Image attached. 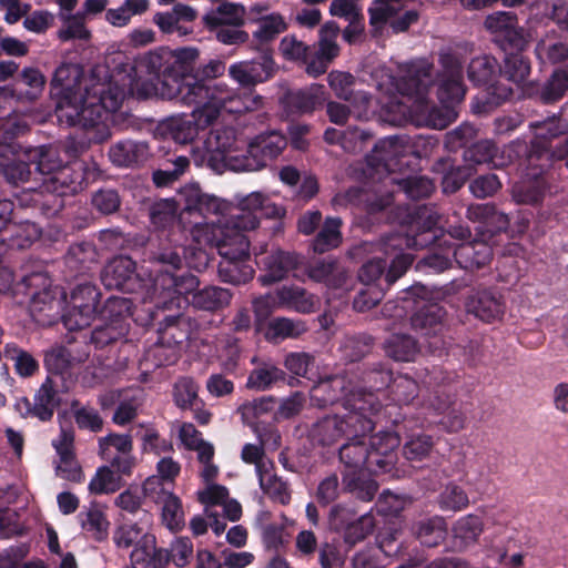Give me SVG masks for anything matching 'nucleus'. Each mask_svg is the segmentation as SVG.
<instances>
[{
  "label": "nucleus",
  "instance_id": "f257e3e1",
  "mask_svg": "<svg viewBox=\"0 0 568 568\" xmlns=\"http://www.w3.org/2000/svg\"><path fill=\"white\" fill-rule=\"evenodd\" d=\"M140 67L156 81L155 90L162 99L197 105L203 125H211L222 111L242 113L248 110L226 84L214 82L225 73V62L220 59L202 61L197 48L171 50L162 47L145 54Z\"/></svg>",
  "mask_w": 568,
  "mask_h": 568
},
{
  "label": "nucleus",
  "instance_id": "f03ea898",
  "mask_svg": "<svg viewBox=\"0 0 568 568\" xmlns=\"http://www.w3.org/2000/svg\"><path fill=\"white\" fill-rule=\"evenodd\" d=\"M406 246H412L409 240L402 234H388L383 240V251L390 257H376L367 261L358 271L359 281L367 286L376 288L374 296L367 297V292H361L354 300V308L357 311L369 310L377 305L384 294L400 278L413 264L414 257L405 252Z\"/></svg>",
  "mask_w": 568,
  "mask_h": 568
},
{
  "label": "nucleus",
  "instance_id": "7ed1b4c3",
  "mask_svg": "<svg viewBox=\"0 0 568 568\" xmlns=\"http://www.w3.org/2000/svg\"><path fill=\"white\" fill-rule=\"evenodd\" d=\"M338 33V24L335 21H327L320 29L316 45H308L294 36H286L281 40L280 50L285 59L303 63L305 72L312 78H317L326 73L329 64L339 54L336 42Z\"/></svg>",
  "mask_w": 568,
  "mask_h": 568
},
{
  "label": "nucleus",
  "instance_id": "20e7f679",
  "mask_svg": "<svg viewBox=\"0 0 568 568\" xmlns=\"http://www.w3.org/2000/svg\"><path fill=\"white\" fill-rule=\"evenodd\" d=\"M467 78L474 87L483 90L473 104L477 113L493 111L514 94L511 85L503 81V65L491 54L474 57L467 65Z\"/></svg>",
  "mask_w": 568,
  "mask_h": 568
},
{
  "label": "nucleus",
  "instance_id": "39448f33",
  "mask_svg": "<svg viewBox=\"0 0 568 568\" xmlns=\"http://www.w3.org/2000/svg\"><path fill=\"white\" fill-rule=\"evenodd\" d=\"M410 236H407L414 248L445 247L448 251L453 246L446 240V233L452 239L467 240L471 236L468 225H449L448 230L439 227L440 214L435 205H418L408 215Z\"/></svg>",
  "mask_w": 568,
  "mask_h": 568
},
{
  "label": "nucleus",
  "instance_id": "423d86ee",
  "mask_svg": "<svg viewBox=\"0 0 568 568\" xmlns=\"http://www.w3.org/2000/svg\"><path fill=\"white\" fill-rule=\"evenodd\" d=\"M221 134H217L215 149L230 162L234 171H258L265 168L282 154L288 143L283 133L270 131L256 135L241 156H233L230 149L234 141L226 138L225 142H221Z\"/></svg>",
  "mask_w": 568,
  "mask_h": 568
},
{
  "label": "nucleus",
  "instance_id": "0eeeda50",
  "mask_svg": "<svg viewBox=\"0 0 568 568\" xmlns=\"http://www.w3.org/2000/svg\"><path fill=\"white\" fill-rule=\"evenodd\" d=\"M377 412L346 410L342 416L327 415L316 420L308 437L313 445L329 447L339 439L366 437L374 429L373 415Z\"/></svg>",
  "mask_w": 568,
  "mask_h": 568
},
{
  "label": "nucleus",
  "instance_id": "6e6552de",
  "mask_svg": "<svg viewBox=\"0 0 568 568\" xmlns=\"http://www.w3.org/2000/svg\"><path fill=\"white\" fill-rule=\"evenodd\" d=\"M183 246H161L152 251L149 261L154 273L153 284L155 290L175 293H187L200 285L197 276L183 271Z\"/></svg>",
  "mask_w": 568,
  "mask_h": 568
},
{
  "label": "nucleus",
  "instance_id": "1a4fd4ad",
  "mask_svg": "<svg viewBox=\"0 0 568 568\" xmlns=\"http://www.w3.org/2000/svg\"><path fill=\"white\" fill-rule=\"evenodd\" d=\"M16 292L23 294L29 301L33 316L43 315L48 324H53L60 313L62 302L58 297L59 287L44 272H33L22 276L16 285Z\"/></svg>",
  "mask_w": 568,
  "mask_h": 568
},
{
  "label": "nucleus",
  "instance_id": "9d476101",
  "mask_svg": "<svg viewBox=\"0 0 568 568\" xmlns=\"http://www.w3.org/2000/svg\"><path fill=\"white\" fill-rule=\"evenodd\" d=\"M311 399L320 407L341 403L345 410L378 412V403L373 395L355 393V387H351L342 376L320 381L311 389Z\"/></svg>",
  "mask_w": 568,
  "mask_h": 568
},
{
  "label": "nucleus",
  "instance_id": "9b49d317",
  "mask_svg": "<svg viewBox=\"0 0 568 568\" xmlns=\"http://www.w3.org/2000/svg\"><path fill=\"white\" fill-rule=\"evenodd\" d=\"M101 292L91 282L75 285L71 291L67 311L61 315L63 326L70 331H81L91 325L100 311Z\"/></svg>",
  "mask_w": 568,
  "mask_h": 568
},
{
  "label": "nucleus",
  "instance_id": "f8f14e48",
  "mask_svg": "<svg viewBox=\"0 0 568 568\" xmlns=\"http://www.w3.org/2000/svg\"><path fill=\"white\" fill-rule=\"evenodd\" d=\"M258 224V219L246 213L237 219L230 217L223 226L219 227L213 237L221 258L250 256V240L244 232L255 230Z\"/></svg>",
  "mask_w": 568,
  "mask_h": 568
},
{
  "label": "nucleus",
  "instance_id": "ddd939ff",
  "mask_svg": "<svg viewBox=\"0 0 568 568\" xmlns=\"http://www.w3.org/2000/svg\"><path fill=\"white\" fill-rule=\"evenodd\" d=\"M368 14L373 27L388 24L393 33L406 32L419 19L414 0H374Z\"/></svg>",
  "mask_w": 568,
  "mask_h": 568
},
{
  "label": "nucleus",
  "instance_id": "4468645a",
  "mask_svg": "<svg viewBox=\"0 0 568 568\" xmlns=\"http://www.w3.org/2000/svg\"><path fill=\"white\" fill-rule=\"evenodd\" d=\"M400 301L416 308L410 317L412 327L424 335L436 334L442 327L444 310L434 303H426L424 295L426 288L423 285H413L402 291Z\"/></svg>",
  "mask_w": 568,
  "mask_h": 568
},
{
  "label": "nucleus",
  "instance_id": "2eb2a0df",
  "mask_svg": "<svg viewBox=\"0 0 568 568\" xmlns=\"http://www.w3.org/2000/svg\"><path fill=\"white\" fill-rule=\"evenodd\" d=\"M467 314L491 324L500 321L506 311V301L501 292L493 286H476L470 288L464 297Z\"/></svg>",
  "mask_w": 568,
  "mask_h": 568
},
{
  "label": "nucleus",
  "instance_id": "dca6fc26",
  "mask_svg": "<svg viewBox=\"0 0 568 568\" xmlns=\"http://www.w3.org/2000/svg\"><path fill=\"white\" fill-rule=\"evenodd\" d=\"M55 115L61 124L80 126L84 130L93 129L102 123L105 113L101 105L91 97L81 94L75 101L55 106Z\"/></svg>",
  "mask_w": 568,
  "mask_h": 568
},
{
  "label": "nucleus",
  "instance_id": "f3484780",
  "mask_svg": "<svg viewBox=\"0 0 568 568\" xmlns=\"http://www.w3.org/2000/svg\"><path fill=\"white\" fill-rule=\"evenodd\" d=\"M132 450L133 442L129 434L111 433L99 438V456L119 474L131 475L134 466Z\"/></svg>",
  "mask_w": 568,
  "mask_h": 568
},
{
  "label": "nucleus",
  "instance_id": "a211bd4d",
  "mask_svg": "<svg viewBox=\"0 0 568 568\" xmlns=\"http://www.w3.org/2000/svg\"><path fill=\"white\" fill-rule=\"evenodd\" d=\"M265 252V246H261L260 251L254 253L256 263L263 264L264 274L258 277L263 285L284 280L291 271L297 270L303 263V256L295 252L277 248L270 255L261 257Z\"/></svg>",
  "mask_w": 568,
  "mask_h": 568
},
{
  "label": "nucleus",
  "instance_id": "6ab92c4d",
  "mask_svg": "<svg viewBox=\"0 0 568 568\" xmlns=\"http://www.w3.org/2000/svg\"><path fill=\"white\" fill-rule=\"evenodd\" d=\"M101 281L108 290H118L123 293H134L142 286L136 273V264L129 256L112 258L104 266Z\"/></svg>",
  "mask_w": 568,
  "mask_h": 568
},
{
  "label": "nucleus",
  "instance_id": "aec40b11",
  "mask_svg": "<svg viewBox=\"0 0 568 568\" xmlns=\"http://www.w3.org/2000/svg\"><path fill=\"white\" fill-rule=\"evenodd\" d=\"M83 68L78 63L63 62L54 71L51 80V95L57 100L55 106L71 103L83 94L81 80Z\"/></svg>",
  "mask_w": 568,
  "mask_h": 568
},
{
  "label": "nucleus",
  "instance_id": "412c9836",
  "mask_svg": "<svg viewBox=\"0 0 568 568\" xmlns=\"http://www.w3.org/2000/svg\"><path fill=\"white\" fill-rule=\"evenodd\" d=\"M443 73L438 81L437 98L444 103H458L466 93V87L463 78V65L459 59L446 53L440 57Z\"/></svg>",
  "mask_w": 568,
  "mask_h": 568
},
{
  "label": "nucleus",
  "instance_id": "4be33fe9",
  "mask_svg": "<svg viewBox=\"0 0 568 568\" xmlns=\"http://www.w3.org/2000/svg\"><path fill=\"white\" fill-rule=\"evenodd\" d=\"M61 383H58L57 376H47L40 388L33 396V402L27 397L22 398V404L28 416L37 417L41 422H50L55 409L61 405L59 393Z\"/></svg>",
  "mask_w": 568,
  "mask_h": 568
},
{
  "label": "nucleus",
  "instance_id": "5701e85b",
  "mask_svg": "<svg viewBox=\"0 0 568 568\" xmlns=\"http://www.w3.org/2000/svg\"><path fill=\"white\" fill-rule=\"evenodd\" d=\"M274 61L267 54L253 60L239 61L230 65L229 75L243 88L267 81L274 73Z\"/></svg>",
  "mask_w": 568,
  "mask_h": 568
},
{
  "label": "nucleus",
  "instance_id": "b1692460",
  "mask_svg": "<svg viewBox=\"0 0 568 568\" xmlns=\"http://www.w3.org/2000/svg\"><path fill=\"white\" fill-rule=\"evenodd\" d=\"M400 444L397 434L392 432H378L369 438L367 444L371 463L376 467L374 475L390 473L397 463V452Z\"/></svg>",
  "mask_w": 568,
  "mask_h": 568
},
{
  "label": "nucleus",
  "instance_id": "393cba45",
  "mask_svg": "<svg viewBox=\"0 0 568 568\" xmlns=\"http://www.w3.org/2000/svg\"><path fill=\"white\" fill-rule=\"evenodd\" d=\"M406 148L402 138L397 135L386 136L379 140L372 154L367 156L368 162L375 166H382L387 172L400 171L407 162Z\"/></svg>",
  "mask_w": 568,
  "mask_h": 568
},
{
  "label": "nucleus",
  "instance_id": "a878e982",
  "mask_svg": "<svg viewBox=\"0 0 568 568\" xmlns=\"http://www.w3.org/2000/svg\"><path fill=\"white\" fill-rule=\"evenodd\" d=\"M150 154L148 142L132 139L119 140L108 151L110 162L116 168H140Z\"/></svg>",
  "mask_w": 568,
  "mask_h": 568
},
{
  "label": "nucleus",
  "instance_id": "bb28decb",
  "mask_svg": "<svg viewBox=\"0 0 568 568\" xmlns=\"http://www.w3.org/2000/svg\"><path fill=\"white\" fill-rule=\"evenodd\" d=\"M181 201H183L182 212L190 215L197 214L204 219L210 215H222L225 210V204L219 197L203 193L199 185L184 187L181 192Z\"/></svg>",
  "mask_w": 568,
  "mask_h": 568
},
{
  "label": "nucleus",
  "instance_id": "cd10ccee",
  "mask_svg": "<svg viewBox=\"0 0 568 568\" xmlns=\"http://www.w3.org/2000/svg\"><path fill=\"white\" fill-rule=\"evenodd\" d=\"M87 186V181L81 164L63 163L54 175L43 179V187L53 192H61L72 196Z\"/></svg>",
  "mask_w": 568,
  "mask_h": 568
},
{
  "label": "nucleus",
  "instance_id": "c85d7f7f",
  "mask_svg": "<svg viewBox=\"0 0 568 568\" xmlns=\"http://www.w3.org/2000/svg\"><path fill=\"white\" fill-rule=\"evenodd\" d=\"M455 261L466 271L480 270L489 264L493 258V250L483 241H470L449 246Z\"/></svg>",
  "mask_w": 568,
  "mask_h": 568
},
{
  "label": "nucleus",
  "instance_id": "c756f323",
  "mask_svg": "<svg viewBox=\"0 0 568 568\" xmlns=\"http://www.w3.org/2000/svg\"><path fill=\"white\" fill-rule=\"evenodd\" d=\"M196 286L187 293H176L178 295H191L186 301L199 311L215 313L230 305L233 294L230 290L220 286L207 285L201 290Z\"/></svg>",
  "mask_w": 568,
  "mask_h": 568
},
{
  "label": "nucleus",
  "instance_id": "7c9ffc66",
  "mask_svg": "<svg viewBox=\"0 0 568 568\" xmlns=\"http://www.w3.org/2000/svg\"><path fill=\"white\" fill-rule=\"evenodd\" d=\"M324 101V87L320 84L288 91L283 98L284 108L292 114L311 113L320 108Z\"/></svg>",
  "mask_w": 568,
  "mask_h": 568
},
{
  "label": "nucleus",
  "instance_id": "2f4dec72",
  "mask_svg": "<svg viewBox=\"0 0 568 568\" xmlns=\"http://www.w3.org/2000/svg\"><path fill=\"white\" fill-rule=\"evenodd\" d=\"M246 9L241 3L224 1L210 9L203 17L202 23L206 30H214L219 27H243Z\"/></svg>",
  "mask_w": 568,
  "mask_h": 568
},
{
  "label": "nucleus",
  "instance_id": "473e14b6",
  "mask_svg": "<svg viewBox=\"0 0 568 568\" xmlns=\"http://www.w3.org/2000/svg\"><path fill=\"white\" fill-rule=\"evenodd\" d=\"M192 119L170 118L160 124V131L179 144L191 143L199 134L200 128H206L199 120L197 105H193Z\"/></svg>",
  "mask_w": 568,
  "mask_h": 568
},
{
  "label": "nucleus",
  "instance_id": "72a5a7b5",
  "mask_svg": "<svg viewBox=\"0 0 568 568\" xmlns=\"http://www.w3.org/2000/svg\"><path fill=\"white\" fill-rule=\"evenodd\" d=\"M364 438L347 439V443L339 448V459L345 467L344 471L367 470L369 474H374L376 467L371 463L369 449Z\"/></svg>",
  "mask_w": 568,
  "mask_h": 568
},
{
  "label": "nucleus",
  "instance_id": "f704fd0d",
  "mask_svg": "<svg viewBox=\"0 0 568 568\" xmlns=\"http://www.w3.org/2000/svg\"><path fill=\"white\" fill-rule=\"evenodd\" d=\"M568 91V70L556 68L541 84L531 85L528 94L545 104L561 100Z\"/></svg>",
  "mask_w": 568,
  "mask_h": 568
},
{
  "label": "nucleus",
  "instance_id": "c9c22d12",
  "mask_svg": "<svg viewBox=\"0 0 568 568\" xmlns=\"http://www.w3.org/2000/svg\"><path fill=\"white\" fill-rule=\"evenodd\" d=\"M362 385L355 387V393L361 394V396L373 395L377 403L378 409L381 408V403L375 393L387 389L392 378V371L383 363H372L369 367L365 368L361 375Z\"/></svg>",
  "mask_w": 568,
  "mask_h": 568
},
{
  "label": "nucleus",
  "instance_id": "e433bc0d",
  "mask_svg": "<svg viewBox=\"0 0 568 568\" xmlns=\"http://www.w3.org/2000/svg\"><path fill=\"white\" fill-rule=\"evenodd\" d=\"M483 531L484 519L475 514L462 516L454 523L452 528L454 542L459 550L475 545Z\"/></svg>",
  "mask_w": 568,
  "mask_h": 568
},
{
  "label": "nucleus",
  "instance_id": "4c0bfd02",
  "mask_svg": "<svg viewBox=\"0 0 568 568\" xmlns=\"http://www.w3.org/2000/svg\"><path fill=\"white\" fill-rule=\"evenodd\" d=\"M161 343L182 349V344L191 336L190 318L184 315L166 316L156 328Z\"/></svg>",
  "mask_w": 568,
  "mask_h": 568
},
{
  "label": "nucleus",
  "instance_id": "58836bf2",
  "mask_svg": "<svg viewBox=\"0 0 568 568\" xmlns=\"http://www.w3.org/2000/svg\"><path fill=\"white\" fill-rule=\"evenodd\" d=\"M310 278L324 283L328 287L341 288L346 284L347 273L336 260L324 258L311 264L307 270Z\"/></svg>",
  "mask_w": 568,
  "mask_h": 568
},
{
  "label": "nucleus",
  "instance_id": "ea45409f",
  "mask_svg": "<svg viewBox=\"0 0 568 568\" xmlns=\"http://www.w3.org/2000/svg\"><path fill=\"white\" fill-rule=\"evenodd\" d=\"M64 261L75 276L83 275L98 262V252L92 242L82 241L69 246Z\"/></svg>",
  "mask_w": 568,
  "mask_h": 568
},
{
  "label": "nucleus",
  "instance_id": "a19ab883",
  "mask_svg": "<svg viewBox=\"0 0 568 568\" xmlns=\"http://www.w3.org/2000/svg\"><path fill=\"white\" fill-rule=\"evenodd\" d=\"M27 158L33 166L34 174L42 175L43 179L54 175L64 163L58 149L51 145H40L29 150Z\"/></svg>",
  "mask_w": 568,
  "mask_h": 568
},
{
  "label": "nucleus",
  "instance_id": "79ce46f5",
  "mask_svg": "<svg viewBox=\"0 0 568 568\" xmlns=\"http://www.w3.org/2000/svg\"><path fill=\"white\" fill-rule=\"evenodd\" d=\"M250 256L222 258L219 264V276L222 282L233 285L245 284L254 276V268L247 264Z\"/></svg>",
  "mask_w": 568,
  "mask_h": 568
},
{
  "label": "nucleus",
  "instance_id": "37998d69",
  "mask_svg": "<svg viewBox=\"0 0 568 568\" xmlns=\"http://www.w3.org/2000/svg\"><path fill=\"white\" fill-rule=\"evenodd\" d=\"M368 474L367 470L343 471L345 490L362 501H372L377 493L378 484Z\"/></svg>",
  "mask_w": 568,
  "mask_h": 568
},
{
  "label": "nucleus",
  "instance_id": "c03bdc74",
  "mask_svg": "<svg viewBox=\"0 0 568 568\" xmlns=\"http://www.w3.org/2000/svg\"><path fill=\"white\" fill-rule=\"evenodd\" d=\"M430 87L429 69L408 70L397 82V89L403 95L423 101L428 94Z\"/></svg>",
  "mask_w": 568,
  "mask_h": 568
},
{
  "label": "nucleus",
  "instance_id": "a18cd8bd",
  "mask_svg": "<svg viewBox=\"0 0 568 568\" xmlns=\"http://www.w3.org/2000/svg\"><path fill=\"white\" fill-rule=\"evenodd\" d=\"M413 531L423 546L437 547L447 536V524L443 517L435 516L416 523Z\"/></svg>",
  "mask_w": 568,
  "mask_h": 568
},
{
  "label": "nucleus",
  "instance_id": "49530a36",
  "mask_svg": "<svg viewBox=\"0 0 568 568\" xmlns=\"http://www.w3.org/2000/svg\"><path fill=\"white\" fill-rule=\"evenodd\" d=\"M267 199L257 192L251 193L246 197H244L241 201V207L237 209V213L231 214L230 217L237 219L239 216H244L246 213L251 214L252 216H256V211H264L265 215L274 217L275 225L274 231H278L282 227L281 217L285 215V210L282 206H265L264 203Z\"/></svg>",
  "mask_w": 568,
  "mask_h": 568
},
{
  "label": "nucleus",
  "instance_id": "de8ad7c7",
  "mask_svg": "<svg viewBox=\"0 0 568 568\" xmlns=\"http://www.w3.org/2000/svg\"><path fill=\"white\" fill-rule=\"evenodd\" d=\"M286 373L270 362H262L251 371L246 381V387L255 390H266L280 382H284Z\"/></svg>",
  "mask_w": 568,
  "mask_h": 568
},
{
  "label": "nucleus",
  "instance_id": "09e8293b",
  "mask_svg": "<svg viewBox=\"0 0 568 568\" xmlns=\"http://www.w3.org/2000/svg\"><path fill=\"white\" fill-rule=\"evenodd\" d=\"M385 353L396 362H413L419 354L418 342L407 334H394L384 344Z\"/></svg>",
  "mask_w": 568,
  "mask_h": 568
},
{
  "label": "nucleus",
  "instance_id": "8fccbe9b",
  "mask_svg": "<svg viewBox=\"0 0 568 568\" xmlns=\"http://www.w3.org/2000/svg\"><path fill=\"white\" fill-rule=\"evenodd\" d=\"M436 170L443 171L442 190L445 194L459 191L473 175V169L469 165H449V161L444 159L436 163Z\"/></svg>",
  "mask_w": 568,
  "mask_h": 568
},
{
  "label": "nucleus",
  "instance_id": "3c124183",
  "mask_svg": "<svg viewBox=\"0 0 568 568\" xmlns=\"http://www.w3.org/2000/svg\"><path fill=\"white\" fill-rule=\"evenodd\" d=\"M341 226V217H326L322 229L312 241L313 251L315 253L323 254L338 247V245L342 243Z\"/></svg>",
  "mask_w": 568,
  "mask_h": 568
},
{
  "label": "nucleus",
  "instance_id": "603ef678",
  "mask_svg": "<svg viewBox=\"0 0 568 568\" xmlns=\"http://www.w3.org/2000/svg\"><path fill=\"white\" fill-rule=\"evenodd\" d=\"M82 530L95 541H103L108 538L110 521L102 510L91 507L78 515Z\"/></svg>",
  "mask_w": 568,
  "mask_h": 568
},
{
  "label": "nucleus",
  "instance_id": "864d4df0",
  "mask_svg": "<svg viewBox=\"0 0 568 568\" xmlns=\"http://www.w3.org/2000/svg\"><path fill=\"white\" fill-rule=\"evenodd\" d=\"M190 159L185 155H175L168 159L163 165L152 173V181L158 187L172 185L189 169Z\"/></svg>",
  "mask_w": 568,
  "mask_h": 568
},
{
  "label": "nucleus",
  "instance_id": "5fc2aeb1",
  "mask_svg": "<svg viewBox=\"0 0 568 568\" xmlns=\"http://www.w3.org/2000/svg\"><path fill=\"white\" fill-rule=\"evenodd\" d=\"M87 95H91L99 105H101L104 113L116 112L123 103L124 90L111 83L93 85L85 89Z\"/></svg>",
  "mask_w": 568,
  "mask_h": 568
},
{
  "label": "nucleus",
  "instance_id": "6e6d98bb",
  "mask_svg": "<svg viewBox=\"0 0 568 568\" xmlns=\"http://www.w3.org/2000/svg\"><path fill=\"white\" fill-rule=\"evenodd\" d=\"M327 81L338 99L347 102H368L365 92H354L355 77L352 73L334 70L328 73Z\"/></svg>",
  "mask_w": 568,
  "mask_h": 568
},
{
  "label": "nucleus",
  "instance_id": "4d7b16f0",
  "mask_svg": "<svg viewBox=\"0 0 568 568\" xmlns=\"http://www.w3.org/2000/svg\"><path fill=\"white\" fill-rule=\"evenodd\" d=\"M418 383L408 375L393 376L387 388L389 399L396 405H409L417 398Z\"/></svg>",
  "mask_w": 568,
  "mask_h": 568
},
{
  "label": "nucleus",
  "instance_id": "13d9d810",
  "mask_svg": "<svg viewBox=\"0 0 568 568\" xmlns=\"http://www.w3.org/2000/svg\"><path fill=\"white\" fill-rule=\"evenodd\" d=\"M531 72V62L524 54L505 55L503 67V81L510 84L520 85L526 82Z\"/></svg>",
  "mask_w": 568,
  "mask_h": 568
},
{
  "label": "nucleus",
  "instance_id": "bf43d9fd",
  "mask_svg": "<svg viewBox=\"0 0 568 568\" xmlns=\"http://www.w3.org/2000/svg\"><path fill=\"white\" fill-rule=\"evenodd\" d=\"M133 303L123 296H110L100 308L102 318L112 324H129L128 318L132 315Z\"/></svg>",
  "mask_w": 568,
  "mask_h": 568
},
{
  "label": "nucleus",
  "instance_id": "052dcab7",
  "mask_svg": "<svg viewBox=\"0 0 568 568\" xmlns=\"http://www.w3.org/2000/svg\"><path fill=\"white\" fill-rule=\"evenodd\" d=\"M74 357L65 346H57L44 355V366L49 372L48 376H57L58 383L63 381V375L72 366Z\"/></svg>",
  "mask_w": 568,
  "mask_h": 568
},
{
  "label": "nucleus",
  "instance_id": "680f3d73",
  "mask_svg": "<svg viewBox=\"0 0 568 568\" xmlns=\"http://www.w3.org/2000/svg\"><path fill=\"white\" fill-rule=\"evenodd\" d=\"M180 205L175 200L165 199L154 202L149 209V217L156 229L172 226L178 219Z\"/></svg>",
  "mask_w": 568,
  "mask_h": 568
},
{
  "label": "nucleus",
  "instance_id": "e2e57ef3",
  "mask_svg": "<svg viewBox=\"0 0 568 568\" xmlns=\"http://www.w3.org/2000/svg\"><path fill=\"white\" fill-rule=\"evenodd\" d=\"M278 298L282 303L303 314L312 313L315 310L313 296L300 286H283L278 291Z\"/></svg>",
  "mask_w": 568,
  "mask_h": 568
},
{
  "label": "nucleus",
  "instance_id": "0e129e2a",
  "mask_svg": "<svg viewBox=\"0 0 568 568\" xmlns=\"http://www.w3.org/2000/svg\"><path fill=\"white\" fill-rule=\"evenodd\" d=\"M546 193V182L544 178L536 176L534 180L523 181L513 189V195L516 202L523 204H538L542 201Z\"/></svg>",
  "mask_w": 568,
  "mask_h": 568
},
{
  "label": "nucleus",
  "instance_id": "69168bd1",
  "mask_svg": "<svg viewBox=\"0 0 568 568\" xmlns=\"http://www.w3.org/2000/svg\"><path fill=\"white\" fill-rule=\"evenodd\" d=\"M6 357L14 363L16 373L21 377H31L39 371L38 361L16 344L6 345Z\"/></svg>",
  "mask_w": 568,
  "mask_h": 568
},
{
  "label": "nucleus",
  "instance_id": "338daca9",
  "mask_svg": "<svg viewBox=\"0 0 568 568\" xmlns=\"http://www.w3.org/2000/svg\"><path fill=\"white\" fill-rule=\"evenodd\" d=\"M435 442L430 435L418 433L408 437L403 446V455L409 462H422L429 456Z\"/></svg>",
  "mask_w": 568,
  "mask_h": 568
},
{
  "label": "nucleus",
  "instance_id": "774afa93",
  "mask_svg": "<svg viewBox=\"0 0 568 568\" xmlns=\"http://www.w3.org/2000/svg\"><path fill=\"white\" fill-rule=\"evenodd\" d=\"M469 497L463 487L448 483L438 495V506L445 511H460L468 507Z\"/></svg>",
  "mask_w": 568,
  "mask_h": 568
}]
</instances>
